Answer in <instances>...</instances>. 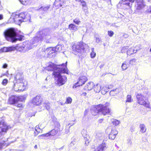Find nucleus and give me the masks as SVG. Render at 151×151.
<instances>
[{
    "instance_id": "nucleus-13",
    "label": "nucleus",
    "mask_w": 151,
    "mask_h": 151,
    "mask_svg": "<svg viewBox=\"0 0 151 151\" xmlns=\"http://www.w3.org/2000/svg\"><path fill=\"white\" fill-rule=\"evenodd\" d=\"M137 4L136 6V9L140 10L143 8L145 5V3L143 0H137Z\"/></svg>"
},
{
    "instance_id": "nucleus-37",
    "label": "nucleus",
    "mask_w": 151,
    "mask_h": 151,
    "mask_svg": "<svg viewBox=\"0 0 151 151\" xmlns=\"http://www.w3.org/2000/svg\"><path fill=\"white\" fill-rule=\"evenodd\" d=\"M127 61H125L124 63H122V68L123 70H125L128 68V66L127 64Z\"/></svg>"
},
{
    "instance_id": "nucleus-24",
    "label": "nucleus",
    "mask_w": 151,
    "mask_h": 151,
    "mask_svg": "<svg viewBox=\"0 0 151 151\" xmlns=\"http://www.w3.org/2000/svg\"><path fill=\"white\" fill-rule=\"evenodd\" d=\"M50 7V5L42 6L40 8L37 9V10L43 11L44 12H46L48 11Z\"/></svg>"
},
{
    "instance_id": "nucleus-48",
    "label": "nucleus",
    "mask_w": 151,
    "mask_h": 151,
    "mask_svg": "<svg viewBox=\"0 0 151 151\" xmlns=\"http://www.w3.org/2000/svg\"><path fill=\"white\" fill-rule=\"evenodd\" d=\"M66 101L68 104H70L72 102V99L70 97H68L67 98Z\"/></svg>"
},
{
    "instance_id": "nucleus-51",
    "label": "nucleus",
    "mask_w": 151,
    "mask_h": 151,
    "mask_svg": "<svg viewBox=\"0 0 151 151\" xmlns=\"http://www.w3.org/2000/svg\"><path fill=\"white\" fill-rule=\"evenodd\" d=\"M96 42L97 43H99L100 42L101 39L99 37H95Z\"/></svg>"
},
{
    "instance_id": "nucleus-14",
    "label": "nucleus",
    "mask_w": 151,
    "mask_h": 151,
    "mask_svg": "<svg viewBox=\"0 0 151 151\" xmlns=\"http://www.w3.org/2000/svg\"><path fill=\"white\" fill-rule=\"evenodd\" d=\"M12 17L15 23H17L18 24H19L22 22V19H20L19 14L16 13H13L12 15Z\"/></svg>"
},
{
    "instance_id": "nucleus-28",
    "label": "nucleus",
    "mask_w": 151,
    "mask_h": 151,
    "mask_svg": "<svg viewBox=\"0 0 151 151\" xmlns=\"http://www.w3.org/2000/svg\"><path fill=\"white\" fill-rule=\"evenodd\" d=\"M24 18L22 19V22H27L28 21H30V17L29 14H25Z\"/></svg>"
},
{
    "instance_id": "nucleus-3",
    "label": "nucleus",
    "mask_w": 151,
    "mask_h": 151,
    "mask_svg": "<svg viewBox=\"0 0 151 151\" xmlns=\"http://www.w3.org/2000/svg\"><path fill=\"white\" fill-rule=\"evenodd\" d=\"M67 63V62L65 64L63 63L61 65H56L53 63H51L46 67L45 69L48 71H53L54 72L52 73L53 75L55 71L57 72H61L62 73H66L68 74V70L66 66Z\"/></svg>"
},
{
    "instance_id": "nucleus-54",
    "label": "nucleus",
    "mask_w": 151,
    "mask_h": 151,
    "mask_svg": "<svg viewBox=\"0 0 151 151\" xmlns=\"http://www.w3.org/2000/svg\"><path fill=\"white\" fill-rule=\"evenodd\" d=\"M87 8L86 6L83 7V10L85 13H87Z\"/></svg>"
},
{
    "instance_id": "nucleus-56",
    "label": "nucleus",
    "mask_w": 151,
    "mask_h": 151,
    "mask_svg": "<svg viewBox=\"0 0 151 151\" xmlns=\"http://www.w3.org/2000/svg\"><path fill=\"white\" fill-rule=\"evenodd\" d=\"M40 127V124L38 125H37L36 127L35 128V131H36L37 132H38L37 131V129H40L39 128Z\"/></svg>"
},
{
    "instance_id": "nucleus-53",
    "label": "nucleus",
    "mask_w": 151,
    "mask_h": 151,
    "mask_svg": "<svg viewBox=\"0 0 151 151\" xmlns=\"http://www.w3.org/2000/svg\"><path fill=\"white\" fill-rule=\"evenodd\" d=\"M50 133L49 132L47 133L44 134V137H48L49 136H50Z\"/></svg>"
},
{
    "instance_id": "nucleus-32",
    "label": "nucleus",
    "mask_w": 151,
    "mask_h": 151,
    "mask_svg": "<svg viewBox=\"0 0 151 151\" xmlns=\"http://www.w3.org/2000/svg\"><path fill=\"white\" fill-rule=\"evenodd\" d=\"M10 143H6L4 142H0V150H1L2 148L4 146L5 147H7L9 146Z\"/></svg>"
},
{
    "instance_id": "nucleus-35",
    "label": "nucleus",
    "mask_w": 151,
    "mask_h": 151,
    "mask_svg": "<svg viewBox=\"0 0 151 151\" xmlns=\"http://www.w3.org/2000/svg\"><path fill=\"white\" fill-rule=\"evenodd\" d=\"M92 52L90 54V55L91 57L92 58H94L96 55V53L94 52V48H91Z\"/></svg>"
},
{
    "instance_id": "nucleus-22",
    "label": "nucleus",
    "mask_w": 151,
    "mask_h": 151,
    "mask_svg": "<svg viewBox=\"0 0 151 151\" xmlns=\"http://www.w3.org/2000/svg\"><path fill=\"white\" fill-rule=\"evenodd\" d=\"M23 45H24V51H28L31 49L32 47V45L30 43L26 44L25 43Z\"/></svg>"
},
{
    "instance_id": "nucleus-57",
    "label": "nucleus",
    "mask_w": 151,
    "mask_h": 151,
    "mask_svg": "<svg viewBox=\"0 0 151 151\" xmlns=\"http://www.w3.org/2000/svg\"><path fill=\"white\" fill-rule=\"evenodd\" d=\"M44 134H43L41 135H40L38 136V138L39 139H42L43 138V137H44ZM45 138H43V139H45Z\"/></svg>"
},
{
    "instance_id": "nucleus-4",
    "label": "nucleus",
    "mask_w": 151,
    "mask_h": 151,
    "mask_svg": "<svg viewBox=\"0 0 151 151\" xmlns=\"http://www.w3.org/2000/svg\"><path fill=\"white\" fill-rule=\"evenodd\" d=\"M72 49L73 53L76 55H77L78 53H81L84 50V44L78 42L73 45Z\"/></svg>"
},
{
    "instance_id": "nucleus-45",
    "label": "nucleus",
    "mask_w": 151,
    "mask_h": 151,
    "mask_svg": "<svg viewBox=\"0 0 151 151\" xmlns=\"http://www.w3.org/2000/svg\"><path fill=\"white\" fill-rule=\"evenodd\" d=\"M136 61V59L135 58H132L129 61V64L133 65Z\"/></svg>"
},
{
    "instance_id": "nucleus-47",
    "label": "nucleus",
    "mask_w": 151,
    "mask_h": 151,
    "mask_svg": "<svg viewBox=\"0 0 151 151\" xmlns=\"http://www.w3.org/2000/svg\"><path fill=\"white\" fill-rule=\"evenodd\" d=\"M26 13V12H25V13H22L19 14V17L20 19H23L24 17V16L25 15V14Z\"/></svg>"
},
{
    "instance_id": "nucleus-63",
    "label": "nucleus",
    "mask_w": 151,
    "mask_h": 151,
    "mask_svg": "<svg viewBox=\"0 0 151 151\" xmlns=\"http://www.w3.org/2000/svg\"><path fill=\"white\" fill-rule=\"evenodd\" d=\"M73 122V123H72L71 124H68V125H70V126H72V125H74L75 123V121H74Z\"/></svg>"
},
{
    "instance_id": "nucleus-11",
    "label": "nucleus",
    "mask_w": 151,
    "mask_h": 151,
    "mask_svg": "<svg viewBox=\"0 0 151 151\" xmlns=\"http://www.w3.org/2000/svg\"><path fill=\"white\" fill-rule=\"evenodd\" d=\"M87 77L85 76H80L79 79L77 83L73 86V87L76 88V87L82 85L87 81Z\"/></svg>"
},
{
    "instance_id": "nucleus-30",
    "label": "nucleus",
    "mask_w": 151,
    "mask_h": 151,
    "mask_svg": "<svg viewBox=\"0 0 151 151\" xmlns=\"http://www.w3.org/2000/svg\"><path fill=\"white\" fill-rule=\"evenodd\" d=\"M109 88L108 86H104L103 87L101 90V93L103 94H105L109 91Z\"/></svg>"
},
{
    "instance_id": "nucleus-18",
    "label": "nucleus",
    "mask_w": 151,
    "mask_h": 151,
    "mask_svg": "<svg viewBox=\"0 0 151 151\" xmlns=\"http://www.w3.org/2000/svg\"><path fill=\"white\" fill-rule=\"evenodd\" d=\"M107 148L106 143L103 141L102 143L99 145L96 150L94 151H104Z\"/></svg>"
},
{
    "instance_id": "nucleus-31",
    "label": "nucleus",
    "mask_w": 151,
    "mask_h": 151,
    "mask_svg": "<svg viewBox=\"0 0 151 151\" xmlns=\"http://www.w3.org/2000/svg\"><path fill=\"white\" fill-rule=\"evenodd\" d=\"M58 132V129H55L52 130L51 131L49 132L50 134V136H53L57 134Z\"/></svg>"
},
{
    "instance_id": "nucleus-23",
    "label": "nucleus",
    "mask_w": 151,
    "mask_h": 151,
    "mask_svg": "<svg viewBox=\"0 0 151 151\" xmlns=\"http://www.w3.org/2000/svg\"><path fill=\"white\" fill-rule=\"evenodd\" d=\"M68 28L70 30H73L76 31L78 30V27L73 24H70L69 25Z\"/></svg>"
},
{
    "instance_id": "nucleus-7",
    "label": "nucleus",
    "mask_w": 151,
    "mask_h": 151,
    "mask_svg": "<svg viewBox=\"0 0 151 151\" xmlns=\"http://www.w3.org/2000/svg\"><path fill=\"white\" fill-rule=\"evenodd\" d=\"M40 31L44 32L42 34V40L46 42L49 43V40L51 38V36L50 35V31L48 29H43Z\"/></svg>"
},
{
    "instance_id": "nucleus-42",
    "label": "nucleus",
    "mask_w": 151,
    "mask_h": 151,
    "mask_svg": "<svg viewBox=\"0 0 151 151\" xmlns=\"http://www.w3.org/2000/svg\"><path fill=\"white\" fill-rule=\"evenodd\" d=\"M20 2L23 4H28L30 0H19Z\"/></svg>"
},
{
    "instance_id": "nucleus-55",
    "label": "nucleus",
    "mask_w": 151,
    "mask_h": 151,
    "mask_svg": "<svg viewBox=\"0 0 151 151\" xmlns=\"http://www.w3.org/2000/svg\"><path fill=\"white\" fill-rule=\"evenodd\" d=\"M16 106L18 107H23V105L21 103H19L17 104Z\"/></svg>"
},
{
    "instance_id": "nucleus-34",
    "label": "nucleus",
    "mask_w": 151,
    "mask_h": 151,
    "mask_svg": "<svg viewBox=\"0 0 151 151\" xmlns=\"http://www.w3.org/2000/svg\"><path fill=\"white\" fill-rule=\"evenodd\" d=\"M117 90H118V89L117 88H116L115 89L111 90L110 92V94L111 95H112V96L114 95L115 94H117L118 92V91H117Z\"/></svg>"
},
{
    "instance_id": "nucleus-43",
    "label": "nucleus",
    "mask_w": 151,
    "mask_h": 151,
    "mask_svg": "<svg viewBox=\"0 0 151 151\" xmlns=\"http://www.w3.org/2000/svg\"><path fill=\"white\" fill-rule=\"evenodd\" d=\"M126 102H131L132 101V99H131V96L130 95H128L127 97Z\"/></svg>"
},
{
    "instance_id": "nucleus-26",
    "label": "nucleus",
    "mask_w": 151,
    "mask_h": 151,
    "mask_svg": "<svg viewBox=\"0 0 151 151\" xmlns=\"http://www.w3.org/2000/svg\"><path fill=\"white\" fill-rule=\"evenodd\" d=\"M137 50H134L133 47L130 48L127 51V54L128 55L133 54L134 53H135L137 52Z\"/></svg>"
},
{
    "instance_id": "nucleus-36",
    "label": "nucleus",
    "mask_w": 151,
    "mask_h": 151,
    "mask_svg": "<svg viewBox=\"0 0 151 151\" xmlns=\"http://www.w3.org/2000/svg\"><path fill=\"white\" fill-rule=\"evenodd\" d=\"M43 106L47 110H48L50 109V104L48 102L44 103Z\"/></svg>"
},
{
    "instance_id": "nucleus-29",
    "label": "nucleus",
    "mask_w": 151,
    "mask_h": 151,
    "mask_svg": "<svg viewBox=\"0 0 151 151\" xmlns=\"http://www.w3.org/2000/svg\"><path fill=\"white\" fill-rule=\"evenodd\" d=\"M16 50H18L20 51L22 50L24 51V46L20 45H17L16 46Z\"/></svg>"
},
{
    "instance_id": "nucleus-33",
    "label": "nucleus",
    "mask_w": 151,
    "mask_h": 151,
    "mask_svg": "<svg viewBox=\"0 0 151 151\" xmlns=\"http://www.w3.org/2000/svg\"><path fill=\"white\" fill-rule=\"evenodd\" d=\"M55 52L60 51L62 49V47L61 46L58 45L56 46L55 47H54Z\"/></svg>"
},
{
    "instance_id": "nucleus-64",
    "label": "nucleus",
    "mask_w": 151,
    "mask_h": 151,
    "mask_svg": "<svg viewBox=\"0 0 151 151\" xmlns=\"http://www.w3.org/2000/svg\"><path fill=\"white\" fill-rule=\"evenodd\" d=\"M3 15L2 14H0V20H2L3 19Z\"/></svg>"
},
{
    "instance_id": "nucleus-10",
    "label": "nucleus",
    "mask_w": 151,
    "mask_h": 151,
    "mask_svg": "<svg viewBox=\"0 0 151 151\" xmlns=\"http://www.w3.org/2000/svg\"><path fill=\"white\" fill-rule=\"evenodd\" d=\"M22 96L18 97L15 96H12L9 99L8 102L10 104H16L19 101H22Z\"/></svg>"
},
{
    "instance_id": "nucleus-62",
    "label": "nucleus",
    "mask_w": 151,
    "mask_h": 151,
    "mask_svg": "<svg viewBox=\"0 0 151 151\" xmlns=\"http://www.w3.org/2000/svg\"><path fill=\"white\" fill-rule=\"evenodd\" d=\"M111 26L113 27H117V26L115 25V23H112L111 24Z\"/></svg>"
},
{
    "instance_id": "nucleus-25",
    "label": "nucleus",
    "mask_w": 151,
    "mask_h": 151,
    "mask_svg": "<svg viewBox=\"0 0 151 151\" xmlns=\"http://www.w3.org/2000/svg\"><path fill=\"white\" fill-rule=\"evenodd\" d=\"M139 127L140 128V132L142 133L145 132L146 131V128L145 125L143 124H141L139 126Z\"/></svg>"
},
{
    "instance_id": "nucleus-5",
    "label": "nucleus",
    "mask_w": 151,
    "mask_h": 151,
    "mask_svg": "<svg viewBox=\"0 0 151 151\" xmlns=\"http://www.w3.org/2000/svg\"><path fill=\"white\" fill-rule=\"evenodd\" d=\"M63 73L61 72H57L55 71L54 73V76L55 77L58 78L57 80L58 84L59 86H61L65 84L67 80L66 77L65 76H61V74ZM67 74V73H66ZM67 74H68L67 73Z\"/></svg>"
},
{
    "instance_id": "nucleus-39",
    "label": "nucleus",
    "mask_w": 151,
    "mask_h": 151,
    "mask_svg": "<svg viewBox=\"0 0 151 151\" xmlns=\"http://www.w3.org/2000/svg\"><path fill=\"white\" fill-rule=\"evenodd\" d=\"M8 52L14 51L16 50V46H12L7 47Z\"/></svg>"
},
{
    "instance_id": "nucleus-21",
    "label": "nucleus",
    "mask_w": 151,
    "mask_h": 151,
    "mask_svg": "<svg viewBox=\"0 0 151 151\" xmlns=\"http://www.w3.org/2000/svg\"><path fill=\"white\" fill-rule=\"evenodd\" d=\"M94 86L93 82H91L88 83L85 86V88L86 89L88 90H91Z\"/></svg>"
},
{
    "instance_id": "nucleus-49",
    "label": "nucleus",
    "mask_w": 151,
    "mask_h": 151,
    "mask_svg": "<svg viewBox=\"0 0 151 151\" xmlns=\"http://www.w3.org/2000/svg\"><path fill=\"white\" fill-rule=\"evenodd\" d=\"M1 51L2 52H8L7 47H4L1 49Z\"/></svg>"
},
{
    "instance_id": "nucleus-19",
    "label": "nucleus",
    "mask_w": 151,
    "mask_h": 151,
    "mask_svg": "<svg viewBox=\"0 0 151 151\" xmlns=\"http://www.w3.org/2000/svg\"><path fill=\"white\" fill-rule=\"evenodd\" d=\"M45 52L47 55H49L52 53H54L55 52L54 47H50L47 48L45 50Z\"/></svg>"
},
{
    "instance_id": "nucleus-27",
    "label": "nucleus",
    "mask_w": 151,
    "mask_h": 151,
    "mask_svg": "<svg viewBox=\"0 0 151 151\" xmlns=\"http://www.w3.org/2000/svg\"><path fill=\"white\" fill-rule=\"evenodd\" d=\"M94 91L96 93H99L102 89L101 86L98 84H97L94 86Z\"/></svg>"
},
{
    "instance_id": "nucleus-15",
    "label": "nucleus",
    "mask_w": 151,
    "mask_h": 151,
    "mask_svg": "<svg viewBox=\"0 0 151 151\" xmlns=\"http://www.w3.org/2000/svg\"><path fill=\"white\" fill-rule=\"evenodd\" d=\"M111 130V129L108 128L107 129V131ZM111 131L109 135V139L112 140L114 139L116 137V135L117 134L118 132L115 129H111Z\"/></svg>"
},
{
    "instance_id": "nucleus-16",
    "label": "nucleus",
    "mask_w": 151,
    "mask_h": 151,
    "mask_svg": "<svg viewBox=\"0 0 151 151\" xmlns=\"http://www.w3.org/2000/svg\"><path fill=\"white\" fill-rule=\"evenodd\" d=\"M15 79L17 83H19L20 81H24V78L22 74L21 73H17L15 76Z\"/></svg>"
},
{
    "instance_id": "nucleus-17",
    "label": "nucleus",
    "mask_w": 151,
    "mask_h": 151,
    "mask_svg": "<svg viewBox=\"0 0 151 151\" xmlns=\"http://www.w3.org/2000/svg\"><path fill=\"white\" fill-rule=\"evenodd\" d=\"M24 80L22 81H20L19 83H14V90L16 91V88H19L18 90H19L21 87H23L24 88L25 86L24 83Z\"/></svg>"
},
{
    "instance_id": "nucleus-6",
    "label": "nucleus",
    "mask_w": 151,
    "mask_h": 151,
    "mask_svg": "<svg viewBox=\"0 0 151 151\" xmlns=\"http://www.w3.org/2000/svg\"><path fill=\"white\" fill-rule=\"evenodd\" d=\"M136 97L138 104L143 105L147 108H150L149 103L146 101V98L143 95L141 94H138L136 96Z\"/></svg>"
},
{
    "instance_id": "nucleus-1",
    "label": "nucleus",
    "mask_w": 151,
    "mask_h": 151,
    "mask_svg": "<svg viewBox=\"0 0 151 151\" xmlns=\"http://www.w3.org/2000/svg\"><path fill=\"white\" fill-rule=\"evenodd\" d=\"M4 34L6 39L12 43L18 40L22 41L24 37L23 36L18 34L16 29L13 28L7 29L4 32Z\"/></svg>"
},
{
    "instance_id": "nucleus-38",
    "label": "nucleus",
    "mask_w": 151,
    "mask_h": 151,
    "mask_svg": "<svg viewBox=\"0 0 151 151\" xmlns=\"http://www.w3.org/2000/svg\"><path fill=\"white\" fill-rule=\"evenodd\" d=\"M60 2L61 1L60 0L57 1H56L55 2L54 4H55L56 5H57L58 6L61 7L62 6V5Z\"/></svg>"
},
{
    "instance_id": "nucleus-12",
    "label": "nucleus",
    "mask_w": 151,
    "mask_h": 151,
    "mask_svg": "<svg viewBox=\"0 0 151 151\" xmlns=\"http://www.w3.org/2000/svg\"><path fill=\"white\" fill-rule=\"evenodd\" d=\"M42 102V98L40 96L37 95L35 97L32 99V103L36 106L40 105Z\"/></svg>"
},
{
    "instance_id": "nucleus-46",
    "label": "nucleus",
    "mask_w": 151,
    "mask_h": 151,
    "mask_svg": "<svg viewBox=\"0 0 151 151\" xmlns=\"http://www.w3.org/2000/svg\"><path fill=\"white\" fill-rule=\"evenodd\" d=\"M8 82V81L6 79H4L3 80L2 84L4 86H5Z\"/></svg>"
},
{
    "instance_id": "nucleus-8",
    "label": "nucleus",
    "mask_w": 151,
    "mask_h": 151,
    "mask_svg": "<svg viewBox=\"0 0 151 151\" xmlns=\"http://www.w3.org/2000/svg\"><path fill=\"white\" fill-rule=\"evenodd\" d=\"M44 32L40 31L36 35V36L34 37L32 40L33 44L41 42L42 40V34Z\"/></svg>"
},
{
    "instance_id": "nucleus-20",
    "label": "nucleus",
    "mask_w": 151,
    "mask_h": 151,
    "mask_svg": "<svg viewBox=\"0 0 151 151\" xmlns=\"http://www.w3.org/2000/svg\"><path fill=\"white\" fill-rule=\"evenodd\" d=\"M81 134L82 136L85 139V144L87 145L88 143H89V142H88V140H87L88 136L87 135L86 131L85 129H83L81 132Z\"/></svg>"
},
{
    "instance_id": "nucleus-59",
    "label": "nucleus",
    "mask_w": 151,
    "mask_h": 151,
    "mask_svg": "<svg viewBox=\"0 0 151 151\" xmlns=\"http://www.w3.org/2000/svg\"><path fill=\"white\" fill-rule=\"evenodd\" d=\"M7 64L6 63H5L3 65L2 68H6L7 67Z\"/></svg>"
},
{
    "instance_id": "nucleus-50",
    "label": "nucleus",
    "mask_w": 151,
    "mask_h": 151,
    "mask_svg": "<svg viewBox=\"0 0 151 151\" xmlns=\"http://www.w3.org/2000/svg\"><path fill=\"white\" fill-rule=\"evenodd\" d=\"M108 34L110 37L112 36L114 34V32L111 31H108Z\"/></svg>"
},
{
    "instance_id": "nucleus-40",
    "label": "nucleus",
    "mask_w": 151,
    "mask_h": 151,
    "mask_svg": "<svg viewBox=\"0 0 151 151\" xmlns=\"http://www.w3.org/2000/svg\"><path fill=\"white\" fill-rule=\"evenodd\" d=\"M73 22L75 24L79 25L81 23V22L79 18H76L73 20Z\"/></svg>"
},
{
    "instance_id": "nucleus-61",
    "label": "nucleus",
    "mask_w": 151,
    "mask_h": 151,
    "mask_svg": "<svg viewBox=\"0 0 151 151\" xmlns=\"http://www.w3.org/2000/svg\"><path fill=\"white\" fill-rule=\"evenodd\" d=\"M74 144H75L74 143V142H72L70 144V145L71 147H72L73 145H74Z\"/></svg>"
},
{
    "instance_id": "nucleus-44",
    "label": "nucleus",
    "mask_w": 151,
    "mask_h": 151,
    "mask_svg": "<svg viewBox=\"0 0 151 151\" xmlns=\"http://www.w3.org/2000/svg\"><path fill=\"white\" fill-rule=\"evenodd\" d=\"M128 48V47L127 46L123 47L121 50V52L122 53H125L126 51L127 52Z\"/></svg>"
},
{
    "instance_id": "nucleus-52",
    "label": "nucleus",
    "mask_w": 151,
    "mask_h": 151,
    "mask_svg": "<svg viewBox=\"0 0 151 151\" xmlns=\"http://www.w3.org/2000/svg\"><path fill=\"white\" fill-rule=\"evenodd\" d=\"M80 2H81L82 4L83 7L86 6V3L84 1H83V0H82V1H81Z\"/></svg>"
},
{
    "instance_id": "nucleus-60",
    "label": "nucleus",
    "mask_w": 151,
    "mask_h": 151,
    "mask_svg": "<svg viewBox=\"0 0 151 151\" xmlns=\"http://www.w3.org/2000/svg\"><path fill=\"white\" fill-rule=\"evenodd\" d=\"M134 127H132L130 129V130L131 132H132L134 131Z\"/></svg>"
},
{
    "instance_id": "nucleus-41",
    "label": "nucleus",
    "mask_w": 151,
    "mask_h": 151,
    "mask_svg": "<svg viewBox=\"0 0 151 151\" xmlns=\"http://www.w3.org/2000/svg\"><path fill=\"white\" fill-rule=\"evenodd\" d=\"M112 123L115 126H117L120 123V122L116 119H114L112 121Z\"/></svg>"
},
{
    "instance_id": "nucleus-9",
    "label": "nucleus",
    "mask_w": 151,
    "mask_h": 151,
    "mask_svg": "<svg viewBox=\"0 0 151 151\" xmlns=\"http://www.w3.org/2000/svg\"><path fill=\"white\" fill-rule=\"evenodd\" d=\"M8 129V127L4 120L0 122V137Z\"/></svg>"
},
{
    "instance_id": "nucleus-58",
    "label": "nucleus",
    "mask_w": 151,
    "mask_h": 151,
    "mask_svg": "<svg viewBox=\"0 0 151 151\" xmlns=\"http://www.w3.org/2000/svg\"><path fill=\"white\" fill-rule=\"evenodd\" d=\"M123 37L125 38H127V37H129V35H128V34H124L123 35Z\"/></svg>"
},
{
    "instance_id": "nucleus-2",
    "label": "nucleus",
    "mask_w": 151,
    "mask_h": 151,
    "mask_svg": "<svg viewBox=\"0 0 151 151\" xmlns=\"http://www.w3.org/2000/svg\"><path fill=\"white\" fill-rule=\"evenodd\" d=\"M109 105V103L106 102L104 105L100 104L93 106L91 109L92 114L94 116L97 115L99 113L104 115H111L112 113L111 110L107 107Z\"/></svg>"
}]
</instances>
